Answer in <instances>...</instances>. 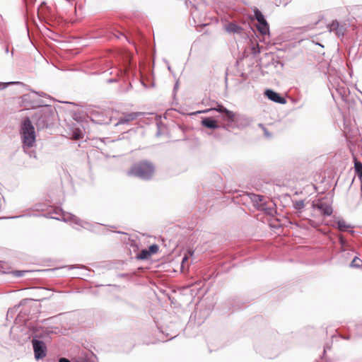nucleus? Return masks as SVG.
<instances>
[{
    "instance_id": "obj_1",
    "label": "nucleus",
    "mask_w": 362,
    "mask_h": 362,
    "mask_svg": "<svg viewBox=\"0 0 362 362\" xmlns=\"http://www.w3.org/2000/svg\"><path fill=\"white\" fill-rule=\"evenodd\" d=\"M37 104L42 108L38 110L34 115L33 119L35 125L37 129L47 128L53 122L54 111L43 100L38 101Z\"/></svg>"
},
{
    "instance_id": "obj_2",
    "label": "nucleus",
    "mask_w": 362,
    "mask_h": 362,
    "mask_svg": "<svg viewBox=\"0 0 362 362\" xmlns=\"http://www.w3.org/2000/svg\"><path fill=\"white\" fill-rule=\"evenodd\" d=\"M154 171V165L151 162L144 160L134 163L127 171V175L144 180H149L152 178Z\"/></svg>"
},
{
    "instance_id": "obj_3",
    "label": "nucleus",
    "mask_w": 362,
    "mask_h": 362,
    "mask_svg": "<svg viewBox=\"0 0 362 362\" xmlns=\"http://www.w3.org/2000/svg\"><path fill=\"white\" fill-rule=\"evenodd\" d=\"M21 134L23 147L24 151H26V148L33 147L35 143V128L30 118L26 117L22 122Z\"/></svg>"
},
{
    "instance_id": "obj_4",
    "label": "nucleus",
    "mask_w": 362,
    "mask_h": 362,
    "mask_svg": "<svg viewBox=\"0 0 362 362\" xmlns=\"http://www.w3.org/2000/svg\"><path fill=\"white\" fill-rule=\"evenodd\" d=\"M52 218H55L57 220H62L64 222H70L71 223H74L79 227L84 228L86 230H90V231H95V228L99 225L98 223H90L84 220L81 219L80 218L77 217L76 216L67 213V212H62L61 217H52Z\"/></svg>"
},
{
    "instance_id": "obj_5",
    "label": "nucleus",
    "mask_w": 362,
    "mask_h": 362,
    "mask_svg": "<svg viewBox=\"0 0 362 362\" xmlns=\"http://www.w3.org/2000/svg\"><path fill=\"white\" fill-rule=\"evenodd\" d=\"M253 12L254 17L257 21V28L259 32L262 35L268 34L269 26L262 13L256 7L253 8Z\"/></svg>"
},
{
    "instance_id": "obj_6",
    "label": "nucleus",
    "mask_w": 362,
    "mask_h": 362,
    "mask_svg": "<svg viewBox=\"0 0 362 362\" xmlns=\"http://www.w3.org/2000/svg\"><path fill=\"white\" fill-rule=\"evenodd\" d=\"M251 122H252V119L250 118H249L248 117H247L244 115H240V114L236 113L235 119H234L233 123L224 124V125H223L222 127L226 130H228L230 128H235V127L243 128V127L249 126Z\"/></svg>"
},
{
    "instance_id": "obj_7",
    "label": "nucleus",
    "mask_w": 362,
    "mask_h": 362,
    "mask_svg": "<svg viewBox=\"0 0 362 362\" xmlns=\"http://www.w3.org/2000/svg\"><path fill=\"white\" fill-rule=\"evenodd\" d=\"M32 344L34 350L35 358L36 360L43 358L47 354V346L43 341L33 339Z\"/></svg>"
},
{
    "instance_id": "obj_8",
    "label": "nucleus",
    "mask_w": 362,
    "mask_h": 362,
    "mask_svg": "<svg viewBox=\"0 0 362 362\" xmlns=\"http://www.w3.org/2000/svg\"><path fill=\"white\" fill-rule=\"evenodd\" d=\"M312 206L313 209L319 210L320 214L323 216H331L333 212L332 206L322 199L313 202Z\"/></svg>"
},
{
    "instance_id": "obj_9",
    "label": "nucleus",
    "mask_w": 362,
    "mask_h": 362,
    "mask_svg": "<svg viewBox=\"0 0 362 362\" xmlns=\"http://www.w3.org/2000/svg\"><path fill=\"white\" fill-rule=\"evenodd\" d=\"M329 33H333L337 37L344 36L346 31V25L339 23L337 21H333L327 25Z\"/></svg>"
},
{
    "instance_id": "obj_10",
    "label": "nucleus",
    "mask_w": 362,
    "mask_h": 362,
    "mask_svg": "<svg viewBox=\"0 0 362 362\" xmlns=\"http://www.w3.org/2000/svg\"><path fill=\"white\" fill-rule=\"evenodd\" d=\"M142 114V112H139L123 114V115L121 117H119L118 122L116 123L115 125L117 126L119 124H127L129 122L136 119L138 117H139Z\"/></svg>"
},
{
    "instance_id": "obj_11",
    "label": "nucleus",
    "mask_w": 362,
    "mask_h": 362,
    "mask_svg": "<svg viewBox=\"0 0 362 362\" xmlns=\"http://www.w3.org/2000/svg\"><path fill=\"white\" fill-rule=\"evenodd\" d=\"M264 95L272 101L279 104H285L286 103V99L282 97L279 93L275 92L273 90L267 89L265 90Z\"/></svg>"
},
{
    "instance_id": "obj_12",
    "label": "nucleus",
    "mask_w": 362,
    "mask_h": 362,
    "mask_svg": "<svg viewBox=\"0 0 362 362\" xmlns=\"http://www.w3.org/2000/svg\"><path fill=\"white\" fill-rule=\"evenodd\" d=\"M250 197L255 207L260 210H264L265 203L264 202V196L260 194H251Z\"/></svg>"
},
{
    "instance_id": "obj_13",
    "label": "nucleus",
    "mask_w": 362,
    "mask_h": 362,
    "mask_svg": "<svg viewBox=\"0 0 362 362\" xmlns=\"http://www.w3.org/2000/svg\"><path fill=\"white\" fill-rule=\"evenodd\" d=\"M354 252L346 249H341L339 252V263L340 264H346L349 259L352 257Z\"/></svg>"
},
{
    "instance_id": "obj_14",
    "label": "nucleus",
    "mask_w": 362,
    "mask_h": 362,
    "mask_svg": "<svg viewBox=\"0 0 362 362\" xmlns=\"http://www.w3.org/2000/svg\"><path fill=\"white\" fill-rule=\"evenodd\" d=\"M202 124L209 129H215L220 127L216 121L212 117H205L202 119Z\"/></svg>"
},
{
    "instance_id": "obj_15",
    "label": "nucleus",
    "mask_w": 362,
    "mask_h": 362,
    "mask_svg": "<svg viewBox=\"0 0 362 362\" xmlns=\"http://www.w3.org/2000/svg\"><path fill=\"white\" fill-rule=\"evenodd\" d=\"M226 32L233 34H240L243 32L241 26L238 25L235 23H229L225 26Z\"/></svg>"
},
{
    "instance_id": "obj_16",
    "label": "nucleus",
    "mask_w": 362,
    "mask_h": 362,
    "mask_svg": "<svg viewBox=\"0 0 362 362\" xmlns=\"http://www.w3.org/2000/svg\"><path fill=\"white\" fill-rule=\"evenodd\" d=\"M221 111H225L223 114V119L228 122V124H233L234 119H235L236 113L228 110V109H222Z\"/></svg>"
},
{
    "instance_id": "obj_17",
    "label": "nucleus",
    "mask_w": 362,
    "mask_h": 362,
    "mask_svg": "<svg viewBox=\"0 0 362 362\" xmlns=\"http://www.w3.org/2000/svg\"><path fill=\"white\" fill-rule=\"evenodd\" d=\"M337 225V228L340 231H346L348 228H351V226L346 223V221L343 219H338L336 221Z\"/></svg>"
},
{
    "instance_id": "obj_18",
    "label": "nucleus",
    "mask_w": 362,
    "mask_h": 362,
    "mask_svg": "<svg viewBox=\"0 0 362 362\" xmlns=\"http://www.w3.org/2000/svg\"><path fill=\"white\" fill-rule=\"evenodd\" d=\"M349 267H352V268L362 267V259L356 256L354 257V258L352 259V260L349 264Z\"/></svg>"
},
{
    "instance_id": "obj_19",
    "label": "nucleus",
    "mask_w": 362,
    "mask_h": 362,
    "mask_svg": "<svg viewBox=\"0 0 362 362\" xmlns=\"http://www.w3.org/2000/svg\"><path fill=\"white\" fill-rule=\"evenodd\" d=\"M222 109H227V108L225 107L222 105L218 104L216 107L211 108V109H207V110H203V111H199L198 112L199 113H201V112L206 113V112H209L212 111V110H215V111H216L218 112L223 113L225 111H221V110H222Z\"/></svg>"
},
{
    "instance_id": "obj_20",
    "label": "nucleus",
    "mask_w": 362,
    "mask_h": 362,
    "mask_svg": "<svg viewBox=\"0 0 362 362\" xmlns=\"http://www.w3.org/2000/svg\"><path fill=\"white\" fill-rule=\"evenodd\" d=\"M151 256V252L147 250H142L138 255L137 259H147Z\"/></svg>"
},
{
    "instance_id": "obj_21",
    "label": "nucleus",
    "mask_w": 362,
    "mask_h": 362,
    "mask_svg": "<svg viewBox=\"0 0 362 362\" xmlns=\"http://www.w3.org/2000/svg\"><path fill=\"white\" fill-rule=\"evenodd\" d=\"M354 168H355V171H356L357 175L358 176L360 180H361L362 179V163L358 161L355 162Z\"/></svg>"
},
{
    "instance_id": "obj_22",
    "label": "nucleus",
    "mask_w": 362,
    "mask_h": 362,
    "mask_svg": "<svg viewBox=\"0 0 362 362\" xmlns=\"http://www.w3.org/2000/svg\"><path fill=\"white\" fill-rule=\"evenodd\" d=\"M293 207L298 211H301L305 207V203L303 200L296 201L293 203Z\"/></svg>"
},
{
    "instance_id": "obj_23",
    "label": "nucleus",
    "mask_w": 362,
    "mask_h": 362,
    "mask_svg": "<svg viewBox=\"0 0 362 362\" xmlns=\"http://www.w3.org/2000/svg\"><path fill=\"white\" fill-rule=\"evenodd\" d=\"M73 137L74 139L78 140L83 138V132L80 129H76L73 132Z\"/></svg>"
},
{
    "instance_id": "obj_24",
    "label": "nucleus",
    "mask_w": 362,
    "mask_h": 362,
    "mask_svg": "<svg viewBox=\"0 0 362 362\" xmlns=\"http://www.w3.org/2000/svg\"><path fill=\"white\" fill-rule=\"evenodd\" d=\"M98 112H90V119L95 122V123H98V124H102L103 123V121L102 120H99V119H96V116L98 115Z\"/></svg>"
},
{
    "instance_id": "obj_25",
    "label": "nucleus",
    "mask_w": 362,
    "mask_h": 362,
    "mask_svg": "<svg viewBox=\"0 0 362 362\" xmlns=\"http://www.w3.org/2000/svg\"><path fill=\"white\" fill-rule=\"evenodd\" d=\"M20 83V82H7V83H2L0 82V90H4L6 88H7L10 85Z\"/></svg>"
},
{
    "instance_id": "obj_26",
    "label": "nucleus",
    "mask_w": 362,
    "mask_h": 362,
    "mask_svg": "<svg viewBox=\"0 0 362 362\" xmlns=\"http://www.w3.org/2000/svg\"><path fill=\"white\" fill-rule=\"evenodd\" d=\"M158 246L156 244L151 245L148 247V252H151V255L156 253L158 252Z\"/></svg>"
},
{
    "instance_id": "obj_27",
    "label": "nucleus",
    "mask_w": 362,
    "mask_h": 362,
    "mask_svg": "<svg viewBox=\"0 0 362 362\" xmlns=\"http://www.w3.org/2000/svg\"><path fill=\"white\" fill-rule=\"evenodd\" d=\"M28 272V271H25V270H16L15 272H13V274H15V276H18V277H21V276H23L25 273Z\"/></svg>"
},
{
    "instance_id": "obj_28",
    "label": "nucleus",
    "mask_w": 362,
    "mask_h": 362,
    "mask_svg": "<svg viewBox=\"0 0 362 362\" xmlns=\"http://www.w3.org/2000/svg\"><path fill=\"white\" fill-rule=\"evenodd\" d=\"M339 243L341 244V249H345V245L346 244V242L342 236L339 237Z\"/></svg>"
},
{
    "instance_id": "obj_29",
    "label": "nucleus",
    "mask_w": 362,
    "mask_h": 362,
    "mask_svg": "<svg viewBox=\"0 0 362 362\" xmlns=\"http://www.w3.org/2000/svg\"><path fill=\"white\" fill-rule=\"evenodd\" d=\"M35 93L37 94L38 95H40L41 97H47L49 100H51V98L49 95H47L45 93H43V92H40V93L35 92Z\"/></svg>"
},
{
    "instance_id": "obj_30",
    "label": "nucleus",
    "mask_w": 362,
    "mask_h": 362,
    "mask_svg": "<svg viewBox=\"0 0 362 362\" xmlns=\"http://www.w3.org/2000/svg\"><path fill=\"white\" fill-rule=\"evenodd\" d=\"M259 52H260V51H259V49L258 45L257 46V47H253V48H252V53H253L254 54H258V53H259Z\"/></svg>"
},
{
    "instance_id": "obj_31",
    "label": "nucleus",
    "mask_w": 362,
    "mask_h": 362,
    "mask_svg": "<svg viewBox=\"0 0 362 362\" xmlns=\"http://www.w3.org/2000/svg\"><path fill=\"white\" fill-rule=\"evenodd\" d=\"M59 362H71V361L66 358H61L59 359Z\"/></svg>"
},
{
    "instance_id": "obj_32",
    "label": "nucleus",
    "mask_w": 362,
    "mask_h": 362,
    "mask_svg": "<svg viewBox=\"0 0 362 362\" xmlns=\"http://www.w3.org/2000/svg\"><path fill=\"white\" fill-rule=\"evenodd\" d=\"M23 215H21V216H11V217H4V218H20V217H23Z\"/></svg>"
},
{
    "instance_id": "obj_33",
    "label": "nucleus",
    "mask_w": 362,
    "mask_h": 362,
    "mask_svg": "<svg viewBox=\"0 0 362 362\" xmlns=\"http://www.w3.org/2000/svg\"><path fill=\"white\" fill-rule=\"evenodd\" d=\"M290 1V0H283V1H281V3L284 6H286L288 4V1Z\"/></svg>"
},
{
    "instance_id": "obj_34",
    "label": "nucleus",
    "mask_w": 362,
    "mask_h": 362,
    "mask_svg": "<svg viewBox=\"0 0 362 362\" xmlns=\"http://www.w3.org/2000/svg\"><path fill=\"white\" fill-rule=\"evenodd\" d=\"M191 15L192 16L193 18H194L196 16V11H191Z\"/></svg>"
},
{
    "instance_id": "obj_35",
    "label": "nucleus",
    "mask_w": 362,
    "mask_h": 362,
    "mask_svg": "<svg viewBox=\"0 0 362 362\" xmlns=\"http://www.w3.org/2000/svg\"><path fill=\"white\" fill-rule=\"evenodd\" d=\"M33 154L34 158H36L35 153V152H33V151H30V156H33Z\"/></svg>"
},
{
    "instance_id": "obj_36",
    "label": "nucleus",
    "mask_w": 362,
    "mask_h": 362,
    "mask_svg": "<svg viewBox=\"0 0 362 362\" xmlns=\"http://www.w3.org/2000/svg\"><path fill=\"white\" fill-rule=\"evenodd\" d=\"M327 349H329V346H328V345H326V346H325V348H324V353H325V352H326Z\"/></svg>"
},
{
    "instance_id": "obj_37",
    "label": "nucleus",
    "mask_w": 362,
    "mask_h": 362,
    "mask_svg": "<svg viewBox=\"0 0 362 362\" xmlns=\"http://www.w3.org/2000/svg\"><path fill=\"white\" fill-rule=\"evenodd\" d=\"M116 81V79H110L108 80V83H112V82H115Z\"/></svg>"
},
{
    "instance_id": "obj_38",
    "label": "nucleus",
    "mask_w": 362,
    "mask_h": 362,
    "mask_svg": "<svg viewBox=\"0 0 362 362\" xmlns=\"http://www.w3.org/2000/svg\"><path fill=\"white\" fill-rule=\"evenodd\" d=\"M187 257H184L183 259H182V263L185 262V261H187Z\"/></svg>"
},
{
    "instance_id": "obj_39",
    "label": "nucleus",
    "mask_w": 362,
    "mask_h": 362,
    "mask_svg": "<svg viewBox=\"0 0 362 362\" xmlns=\"http://www.w3.org/2000/svg\"><path fill=\"white\" fill-rule=\"evenodd\" d=\"M264 133L267 136H269V134L268 133V132L266 129H264Z\"/></svg>"
},
{
    "instance_id": "obj_40",
    "label": "nucleus",
    "mask_w": 362,
    "mask_h": 362,
    "mask_svg": "<svg viewBox=\"0 0 362 362\" xmlns=\"http://www.w3.org/2000/svg\"><path fill=\"white\" fill-rule=\"evenodd\" d=\"M6 53H8V47H6Z\"/></svg>"
},
{
    "instance_id": "obj_41",
    "label": "nucleus",
    "mask_w": 362,
    "mask_h": 362,
    "mask_svg": "<svg viewBox=\"0 0 362 362\" xmlns=\"http://www.w3.org/2000/svg\"><path fill=\"white\" fill-rule=\"evenodd\" d=\"M168 70H169V71H170V70H171V68H170V66H168Z\"/></svg>"
},
{
    "instance_id": "obj_42",
    "label": "nucleus",
    "mask_w": 362,
    "mask_h": 362,
    "mask_svg": "<svg viewBox=\"0 0 362 362\" xmlns=\"http://www.w3.org/2000/svg\"><path fill=\"white\" fill-rule=\"evenodd\" d=\"M175 88H177V83H176L175 86Z\"/></svg>"
},
{
    "instance_id": "obj_43",
    "label": "nucleus",
    "mask_w": 362,
    "mask_h": 362,
    "mask_svg": "<svg viewBox=\"0 0 362 362\" xmlns=\"http://www.w3.org/2000/svg\"><path fill=\"white\" fill-rule=\"evenodd\" d=\"M81 362H88V361H86V360H83V361H81Z\"/></svg>"
},
{
    "instance_id": "obj_44",
    "label": "nucleus",
    "mask_w": 362,
    "mask_h": 362,
    "mask_svg": "<svg viewBox=\"0 0 362 362\" xmlns=\"http://www.w3.org/2000/svg\"><path fill=\"white\" fill-rule=\"evenodd\" d=\"M361 192H362V180H361Z\"/></svg>"
},
{
    "instance_id": "obj_45",
    "label": "nucleus",
    "mask_w": 362,
    "mask_h": 362,
    "mask_svg": "<svg viewBox=\"0 0 362 362\" xmlns=\"http://www.w3.org/2000/svg\"><path fill=\"white\" fill-rule=\"evenodd\" d=\"M51 362H56L55 361H51Z\"/></svg>"
}]
</instances>
